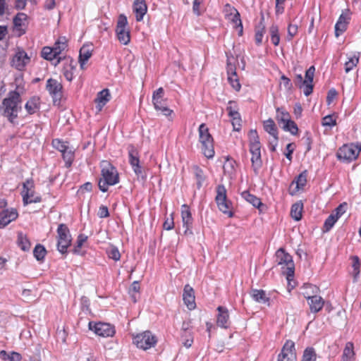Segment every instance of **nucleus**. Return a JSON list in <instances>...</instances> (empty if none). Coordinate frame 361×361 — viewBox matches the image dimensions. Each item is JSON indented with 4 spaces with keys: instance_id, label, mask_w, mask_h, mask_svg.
Segmentation results:
<instances>
[{
    "instance_id": "nucleus-3",
    "label": "nucleus",
    "mask_w": 361,
    "mask_h": 361,
    "mask_svg": "<svg viewBox=\"0 0 361 361\" xmlns=\"http://www.w3.org/2000/svg\"><path fill=\"white\" fill-rule=\"evenodd\" d=\"M199 137L202 153L206 157L212 158L214 156V140L204 123L199 127Z\"/></svg>"
},
{
    "instance_id": "nucleus-43",
    "label": "nucleus",
    "mask_w": 361,
    "mask_h": 361,
    "mask_svg": "<svg viewBox=\"0 0 361 361\" xmlns=\"http://www.w3.org/2000/svg\"><path fill=\"white\" fill-rule=\"evenodd\" d=\"M264 32L265 26L264 24L261 23V25L256 27L255 39L257 45L261 44Z\"/></svg>"
},
{
    "instance_id": "nucleus-10",
    "label": "nucleus",
    "mask_w": 361,
    "mask_h": 361,
    "mask_svg": "<svg viewBox=\"0 0 361 361\" xmlns=\"http://www.w3.org/2000/svg\"><path fill=\"white\" fill-rule=\"evenodd\" d=\"M22 197L24 205L41 202V197L35 193L34 190V182L32 179L27 180L23 183Z\"/></svg>"
},
{
    "instance_id": "nucleus-19",
    "label": "nucleus",
    "mask_w": 361,
    "mask_h": 361,
    "mask_svg": "<svg viewBox=\"0 0 361 361\" xmlns=\"http://www.w3.org/2000/svg\"><path fill=\"white\" fill-rule=\"evenodd\" d=\"M181 216L183 226L185 227V233H192L190 230L192 224V218L191 215V212L189 209V207L186 204H183L181 207Z\"/></svg>"
},
{
    "instance_id": "nucleus-20",
    "label": "nucleus",
    "mask_w": 361,
    "mask_h": 361,
    "mask_svg": "<svg viewBox=\"0 0 361 361\" xmlns=\"http://www.w3.org/2000/svg\"><path fill=\"white\" fill-rule=\"evenodd\" d=\"M183 299L188 309L193 310L195 307L194 290L188 284L184 287Z\"/></svg>"
},
{
    "instance_id": "nucleus-1",
    "label": "nucleus",
    "mask_w": 361,
    "mask_h": 361,
    "mask_svg": "<svg viewBox=\"0 0 361 361\" xmlns=\"http://www.w3.org/2000/svg\"><path fill=\"white\" fill-rule=\"evenodd\" d=\"M3 115L13 123L21 110V99L18 92H11L0 106Z\"/></svg>"
},
{
    "instance_id": "nucleus-60",
    "label": "nucleus",
    "mask_w": 361,
    "mask_h": 361,
    "mask_svg": "<svg viewBox=\"0 0 361 361\" xmlns=\"http://www.w3.org/2000/svg\"><path fill=\"white\" fill-rule=\"evenodd\" d=\"M298 32V25L295 24H289L288 27V40H291L292 38L297 34Z\"/></svg>"
},
{
    "instance_id": "nucleus-27",
    "label": "nucleus",
    "mask_w": 361,
    "mask_h": 361,
    "mask_svg": "<svg viewBox=\"0 0 361 361\" xmlns=\"http://www.w3.org/2000/svg\"><path fill=\"white\" fill-rule=\"evenodd\" d=\"M307 300L310 311L313 313L319 312L322 309L324 304V301L322 298L319 295H317V294Z\"/></svg>"
},
{
    "instance_id": "nucleus-36",
    "label": "nucleus",
    "mask_w": 361,
    "mask_h": 361,
    "mask_svg": "<svg viewBox=\"0 0 361 361\" xmlns=\"http://www.w3.org/2000/svg\"><path fill=\"white\" fill-rule=\"evenodd\" d=\"M276 119L279 125L283 124L290 119L289 113L282 108H277Z\"/></svg>"
},
{
    "instance_id": "nucleus-58",
    "label": "nucleus",
    "mask_w": 361,
    "mask_h": 361,
    "mask_svg": "<svg viewBox=\"0 0 361 361\" xmlns=\"http://www.w3.org/2000/svg\"><path fill=\"white\" fill-rule=\"evenodd\" d=\"M232 118V126L234 130L239 131L241 128V118L240 114H238V116H231Z\"/></svg>"
},
{
    "instance_id": "nucleus-25",
    "label": "nucleus",
    "mask_w": 361,
    "mask_h": 361,
    "mask_svg": "<svg viewBox=\"0 0 361 361\" xmlns=\"http://www.w3.org/2000/svg\"><path fill=\"white\" fill-rule=\"evenodd\" d=\"M133 10L137 21L142 20L147 11L145 0H135L133 4Z\"/></svg>"
},
{
    "instance_id": "nucleus-11",
    "label": "nucleus",
    "mask_w": 361,
    "mask_h": 361,
    "mask_svg": "<svg viewBox=\"0 0 361 361\" xmlns=\"http://www.w3.org/2000/svg\"><path fill=\"white\" fill-rule=\"evenodd\" d=\"M133 343L143 350H147L154 346L157 343V339L149 331H146L142 334L136 335L133 338Z\"/></svg>"
},
{
    "instance_id": "nucleus-42",
    "label": "nucleus",
    "mask_w": 361,
    "mask_h": 361,
    "mask_svg": "<svg viewBox=\"0 0 361 361\" xmlns=\"http://www.w3.org/2000/svg\"><path fill=\"white\" fill-rule=\"evenodd\" d=\"M251 161L253 169L255 172H257L258 169L262 166V159H261V152L259 153H251Z\"/></svg>"
},
{
    "instance_id": "nucleus-64",
    "label": "nucleus",
    "mask_w": 361,
    "mask_h": 361,
    "mask_svg": "<svg viewBox=\"0 0 361 361\" xmlns=\"http://www.w3.org/2000/svg\"><path fill=\"white\" fill-rule=\"evenodd\" d=\"M22 359V356L20 353L12 351L9 353V357L8 360L9 361H20Z\"/></svg>"
},
{
    "instance_id": "nucleus-53",
    "label": "nucleus",
    "mask_w": 361,
    "mask_h": 361,
    "mask_svg": "<svg viewBox=\"0 0 361 361\" xmlns=\"http://www.w3.org/2000/svg\"><path fill=\"white\" fill-rule=\"evenodd\" d=\"M347 206L348 204L346 202L339 204L333 212L332 214L334 216H336V219H338L346 212Z\"/></svg>"
},
{
    "instance_id": "nucleus-15",
    "label": "nucleus",
    "mask_w": 361,
    "mask_h": 361,
    "mask_svg": "<svg viewBox=\"0 0 361 361\" xmlns=\"http://www.w3.org/2000/svg\"><path fill=\"white\" fill-rule=\"evenodd\" d=\"M128 156H129V162L135 172V173L137 176V177H142L144 178V176L142 173V169L141 166L140 165V159L138 156V152L135 147L133 145H130L128 147Z\"/></svg>"
},
{
    "instance_id": "nucleus-35",
    "label": "nucleus",
    "mask_w": 361,
    "mask_h": 361,
    "mask_svg": "<svg viewBox=\"0 0 361 361\" xmlns=\"http://www.w3.org/2000/svg\"><path fill=\"white\" fill-rule=\"evenodd\" d=\"M193 171L196 178V185L198 189L202 186V183L205 180V176L203 171L197 166H193Z\"/></svg>"
},
{
    "instance_id": "nucleus-46",
    "label": "nucleus",
    "mask_w": 361,
    "mask_h": 361,
    "mask_svg": "<svg viewBox=\"0 0 361 361\" xmlns=\"http://www.w3.org/2000/svg\"><path fill=\"white\" fill-rule=\"evenodd\" d=\"M302 361H316V353L312 348L305 350Z\"/></svg>"
},
{
    "instance_id": "nucleus-21",
    "label": "nucleus",
    "mask_w": 361,
    "mask_h": 361,
    "mask_svg": "<svg viewBox=\"0 0 361 361\" xmlns=\"http://www.w3.org/2000/svg\"><path fill=\"white\" fill-rule=\"evenodd\" d=\"M219 314L217 315V325L227 329L229 326V314L228 310L222 306H219L217 308Z\"/></svg>"
},
{
    "instance_id": "nucleus-30",
    "label": "nucleus",
    "mask_w": 361,
    "mask_h": 361,
    "mask_svg": "<svg viewBox=\"0 0 361 361\" xmlns=\"http://www.w3.org/2000/svg\"><path fill=\"white\" fill-rule=\"evenodd\" d=\"M354 346L351 342H348L343 350L342 361H354Z\"/></svg>"
},
{
    "instance_id": "nucleus-33",
    "label": "nucleus",
    "mask_w": 361,
    "mask_h": 361,
    "mask_svg": "<svg viewBox=\"0 0 361 361\" xmlns=\"http://www.w3.org/2000/svg\"><path fill=\"white\" fill-rule=\"evenodd\" d=\"M25 109L30 114H32L39 109V99L37 97H32L25 104Z\"/></svg>"
},
{
    "instance_id": "nucleus-45",
    "label": "nucleus",
    "mask_w": 361,
    "mask_h": 361,
    "mask_svg": "<svg viewBox=\"0 0 361 361\" xmlns=\"http://www.w3.org/2000/svg\"><path fill=\"white\" fill-rule=\"evenodd\" d=\"M53 103L55 106H61L64 99L63 92H49Z\"/></svg>"
},
{
    "instance_id": "nucleus-40",
    "label": "nucleus",
    "mask_w": 361,
    "mask_h": 361,
    "mask_svg": "<svg viewBox=\"0 0 361 361\" xmlns=\"http://www.w3.org/2000/svg\"><path fill=\"white\" fill-rule=\"evenodd\" d=\"M18 244L23 251L29 250L31 245L27 238L21 233L18 236Z\"/></svg>"
},
{
    "instance_id": "nucleus-22",
    "label": "nucleus",
    "mask_w": 361,
    "mask_h": 361,
    "mask_svg": "<svg viewBox=\"0 0 361 361\" xmlns=\"http://www.w3.org/2000/svg\"><path fill=\"white\" fill-rule=\"evenodd\" d=\"M111 99V95L109 92H98L97 97L94 99L97 112H100L104 106H105Z\"/></svg>"
},
{
    "instance_id": "nucleus-9",
    "label": "nucleus",
    "mask_w": 361,
    "mask_h": 361,
    "mask_svg": "<svg viewBox=\"0 0 361 361\" xmlns=\"http://www.w3.org/2000/svg\"><path fill=\"white\" fill-rule=\"evenodd\" d=\"M315 73L314 66H310L305 74L303 78L302 74H297L295 76V84L300 89H305L306 90H312L314 88L313 79Z\"/></svg>"
},
{
    "instance_id": "nucleus-7",
    "label": "nucleus",
    "mask_w": 361,
    "mask_h": 361,
    "mask_svg": "<svg viewBox=\"0 0 361 361\" xmlns=\"http://www.w3.org/2000/svg\"><path fill=\"white\" fill-rule=\"evenodd\" d=\"M116 33L118 41L121 44L127 45L130 42V35L128 27V20L127 18L123 14L118 16Z\"/></svg>"
},
{
    "instance_id": "nucleus-4",
    "label": "nucleus",
    "mask_w": 361,
    "mask_h": 361,
    "mask_svg": "<svg viewBox=\"0 0 361 361\" xmlns=\"http://www.w3.org/2000/svg\"><path fill=\"white\" fill-rule=\"evenodd\" d=\"M360 152V143L345 144L338 149L336 157L341 161L350 162L358 157Z\"/></svg>"
},
{
    "instance_id": "nucleus-51",
    "label": "nucleus",
    "mask_w": 361,
    "mask_h": 361,
    "mask_svg": "<svg viewBox=\"0 0 361 361\" xmlns=\"http://www.w3.org/2000/svg\"><path fill=\"white\" fill-rule=\"evenodd\" d=\"M359 57L357 56L354 55L353 56L349 58L348 61L345 63V70L346 73H348L351 71L353 67H355L358 63Z\"/></svg>"
},
{
    "instance_id": "nucleus-61",
    "label": "nucleus",
    "mask_w": 361,
    "mask_h": 361,
    "mask_svg": "<svg viewBox=\"0 0 361 361\" xmlns=\"http://www.w3.org/2000/svg\"><path fill=\"white\" fill-rule=\"evenodd\" d=\"M353 268L355 271V275L357 276L360 273V259L357 256L352 257Z\"/></svg>"
},
{
    "instance_id": "nucleus-28",
    "label": "nucleus",
    "mask_w": 361,
    "mask_h": 361,
    "mask_svg": "<svg viewBox=\"0 0 361 361\" xmlns=\"http://www.w3.org/2000/svg\"><path fill=\"white\" fill-rule=\"evenodd\" d=\"M242 197L245 199L247 202L250 203L255 207L258 208L260 211H262V208L264 207V204L262 203L261 200L256 196L250 194L248 191H244L241 194Z\"/></svg>"
},
{
    "instance_id": "nucleus-5",
    "label": "nucleus",
    "mask_w": 361,
    "mask_h": 361,
    "mask_svg": "<svg viewBox=\"0 0 361 361\" xmlns=\"http://www.w3.org/2000/svg\"><path fill=\"white\" fill-rule=\"evenodd\" d=\"M276 262L279 265L282 266V269L286 267V271L287 279L289 280L290 277L294 275V263L292 256L286 252L283 248H279L276 252Z\"/></svg>"
},
{
    "instance_id": "nucleus-55",
    "label": "nucleus",
    "mask_w": 361,
    "mask_h": 361,
    "mask_svg": "<svg viewBox=\"0 0 361 361\" xmlns=\"http://www.w3.org/2000/svg\"><path fill=\"white\" fill-rule=\"evenodd\" d=\"M238 108L236 102L235 101H229L228 105L227 106V111H228V116H238Z\"/></svg>"
},
{
    "instance_id": "nucleus-54",
    "label": "nucleus",
    "mask_w": 361,
    "mask_h": 361,
    "mask_svg": "<svg viewBox=\"0 0 361 361\" xmlns=\"http://www.w3.org/2000/svg\"><path fill=\"white\" fill-rule=\"evenodd\" d=\"M228 80L231 84V87L235 90H239L240 88V84L239 82L238 78L236 74L230 75L228 76Z\"/></svg>"
},
{
    "instance_id": "nucleus-32",
    "label": "nucleus",
    "mask_w": 361,
    "mask_h": 361,
    "mask_svg": "<svg viewBox=\"0 0 361 361\" xmlns=\"http://www.w3.org/2000/svg\"><path fill=\"white\" fill-rule=\"evenodd\" d=\"M264 128L272 137H278V130L274 121L269 118L264 121Z\"/></svg>"
},
{
    "instance_id": "nucleus-31",
    "label": "nucleus",
    "mask_w": 361,
    "mask_h": 361,
    "mask_svg": "<svg viewBox=\"0 0 361 361\" xmlns=\"http://www.w3.org/2000/svg\"><path fill=\"white\" fill-rule=\"evenodd\" d=\"M251 296L256 302L260 303H267L269 300V298L267 297L266 293L263 290H252Z\"/></svg>"
},
{
    "instance_id": "nucleus-13",
    "label": "nucleus",
    "mask_w": 361,
    "mask_h": 361,
    "mask_svg": "<svg viewBox=\"0 0 361 361\" xmlns=\"http://www.w3.org/2000/svg\"><path fill=\"white\" fill-rule=\"evenodd\" d=\"M152 101L156 110L161 111L165 116L171 115L172 110L168 108V99L164 96V92H154Z\"/></svg>"
},
{
    "instance_id": "nucleus-26",
    "label": "nucleus",
    "mask_w": 361,
    "mask_h": 361,
    "mask_svg": "<svg viewBox=\"0 0 361 361\" xmlns=\"http://www.w3.org/2000/svg\"><path fill=\"white\" fill-rule=\"evenodd\" d=\"M92 51L93 47L92 44H84L80 48L79 54V63L82 68H83V66L85 64V63L92 56Z\"/></svg>"
},
{
    "instance_id": "nucleus-34",
    "label": "nucleus",
    "mask_w": 361,
    "mask_h": 361,
    "mask_svg": "<svg viewBox=\"0 0 361 361\" xmlns=\"http://www.w3.org/2000/svg\"><path fill=\"white\" fill-rule=\"evenodd\" d=\"M303 205L301 202H298L293 204L290 209V215L293 219L296 221H299L302 218V211Z\"/></svg>"
},
{
    "instance_id": "nucleus-37",
    "label": "nucleus",
    "mask_w": 361,
    "mask_h": 361,
    "mask_svg": "<svg viewBox=\"0 0 361 361\" xmlns=\"http://www.w3.org/2000/svg\"><path fill=\"white\" fill-rule=\"evenodd\" d=\"M307 176V172L305 170V171H302L301 173H300L295 178V179L293 181L292 184H294V183L296 184L297 190L302 189L303 187L306 185Z\"/></svg>"
},
{
    "instance_id": "nucleus-12",
    "label": "nucleus",
    "mask_w": 361,
    "mask_h": 361,
    "mask_svg": "<svg viewBox=\"0 0 361 361\" xmlns=\"http://www.w3.org/2000/svg\"><path fill=\"white\" fill-rule=\"evenodd\" d=\"M88 326L90 330L99 336L109 337L113 336L115 334L114 327L108 323L90 322Z\"/></svg>"
},
{
    "instance_id": "nucleus-2",
    "label": "nucleus",
    "mask_w": 361,
    "mask_h": 361,
    "mask_svg": "<svg viewBox=\"0 0 361 361\" xmlns=\"http://www.w3.org/2000/svg\"><path fill=\"white\" fill-rule=\"evenodd\" d=\"M102 178L99 180V188L102 192L108 190L109 185H114L118 183L119 177L116 169L109 161L102 162Z\"/></svg>"
},
{
    "instance_id": "nucleus-38",
    "label": "nucleus",
    "mask_w": 361,
    "mask_h": 361,
    "mask_svg": "<svg viewBox=\"0 0 361 361\" xmlns=\"http://www.w3.org/2000/svg\"><path fill=\"white\" fill-rule=\"evenodd\" d=\"M66 43L67 40L64 37H59V39L55 42L52 48L54 49V51H55V54H56L58 56L60 55L62 51L65 50V49L66 48Z\"/></svg>"
},
{
    "instance_id": "nucleus-59",
    "label": "nucleus",
    "mask_w": 361,
    "mask_h": 361,
    "mask_svg": "<svg viewBox=\"0 0 361 361\" xmlns=\"http://www.w3.org/2000/svg\"><path fill=\"white\" fill-rule=\"evenodd\" d=\"M347 28V25L344 24L341 22H337L335 25V35L336 37H338L343 32L345 31Z\"/></svg>"
},
{
    "instance_id": "nucleus-44",
    "label": "nucleus",
    "mask_w": 361,
    "mask_h": 361,
    "mask_svg": "<svg viewBox=\"0 0 361 361\" xmlns=\"http://www.w3.org/2000/svg\"><path fill=\"white\" fill-rule=\"evenodd\" d=\"M47 251L44 247L42 245H37L33 250V255L37 260L40 261L43 259L46 255Z\"/></svg>"
},
{
    "instance_id": "nucleus-56",
    "label": "nucleus",
    "mask_w": 361,
    "mask_h": 361,
    "mask_svg": "<svg viewBox=\"0 0 361 361\" xmlns=\"http://www.w3.org/2000/svg\"><path fill=\"white\" fill-rule=\"evenodd\" d=\"M322 125L324 126L333 127L336 125V121L333 115H327L323 118Z\"/></svg>"
},
{
    "instance_id": "nucleus-17",
    "label": "nucleus",
    "mask_w": 361,
    "mask_h": 361,
    "mask_svg": "<svg viewBox=\"0 0 361 361\" xmlns=\"http://www.w3.org/2000/svg\"><path fill=\"white\" fill-rule=\"evenodd\" d=\"M29 62L30 57L23 50L17 51L11 61L12 66L18 70H22Z\"/></svg>"
},
{
    "instance_id": "nucleus-57",
    "label": "nucleus",
    "mask_w": 361,
    "mask_h": 361,
    "mask_svg": "<svg viewBox=\"0 0 361 361\" xmlns=\"http://www.w3.org/2000/svg\"><path fill=\"white\" fill-rule=\"evenodd\" d=\"M52 145L55 149H58L61 153L64 152L67 148H68L65 142L58 139L53 140Z\"/></svg>"
},
{
    "instance_id": "nucleus-24",
    "label": "nucleus",
    "mask_w": 361,
    "mask_h": 361,
    "mask_svg": "<svg viewBox=\"0 0 361 361\" xmlns=\"http://www.w3.org/2000/svg\"><path fill=\"white\" fill-rule=\"evenodd\" d=\"M42 56L44 59L51 61V63L54 66H56L60 63L61 59V57L58 56V55L55 54L53 48L49 47H45L43 48L42 51Z\"/></svg>"
},
{
    "instance_id": "nucleus-63",
    "label": "nucleus",
    "mask_w": 361,
    "mask_h": 361,
    "mask_svg": "<svg viewBox=\"0 0 361 361\" xmlns=\"http://www.w3.org/2000/svg\"><path fill=\"white\" fill-rule=\"evenodd\" d=\"M280 87H281V88H283L285 90L290 89L291 87L290 80L284 75L281 76V82H280Z\"/></svg>"
},
{
    "instance_id": "nucleus-52",
    "label": "nucleus",
    "mask_w": 361,
    "mask_h": 361,
    "mask_svg": "<svg viewBox=\"0 0 361 361\" xmlns=\"http://www.w3.org/2000/svg\"><path fill=\"white\" fill-rule=\"evenodd\" d=\"M67 63H68V64H67V66L64 68L63 75L67 80L71 81L73 77V69L74 67L72 65L71 61H67Z\"/></svg>"
},
{
    "instance_id": "nucleus-18",
    "label": "nucleus",
    "mask_w": 361,
    "mask_h": 361,
    "mask_svg": "<svg viewBox=\"0 0 361 361\" xmlns=\"http://www.w3.org/2000/svg\"><path fill=\"white\" fill-rule=\"evenodd\" d=\"M18 217V212L16 209H4L0 212V228L5 227L12 221Z\"/></svg>"
},
{
    "instance_id": "nucleus-6",
    "label": "nucleus",
    "mask_w": 361,
    "mask_h": 361,
    "mask_svg": "<svg viewBox=\"0 0 361 361\" xmlns=\"http://www.w3.org/2000/svg\"><path fill=\"white\" fill-rule=\"evenodd\" d=\"M57 234V249L61 254H65L71 243V235L68 226L63 224H61L58 226Z\"/></svg>"
},
{
    "instance_id": "nucleus-29",
    "label": "nucleus",
    "mask_w": 361,
    "mask_h": 361,
    "mask_svg": "<svg viewBox=\"0 0 361 361\" xmlns=\"http://www.w3.org/2000/svg\"><path fill=\"white\" fill-rule=\"evenodd\" d=\"M301 289L302 294L307 300L312 298V297L316 295L319 292L318 287L310 283L304 284Z\"/></svg>"
},
{
    "instance_id": "nucleus-47",
    "label": "nucleus",
    "mask_w": 361,
    "mask_h": 361,
    "mask_svg": "<svg viewBox=\"0 0 361 361\" xmlns=\"http://www.w3.org/2000/svg\"><path fill=\"white\" fill-rule=\"evenodd\" d=\"M106 254L108 257L115 261H118L121 258V254L117 247L114 246H110L106 249Z\"/></svg>"
},
{
    "instance_id": "nucleus-50",
    "label": "nucleus",
    "mask_w": 361,
    "mask_h": 361,
    "mask_svg": "<svg viewBox=\"0 0 361 361\" xmlns=\"http://www.w3.org/2000/svg\"><path fill=\"white\" fill-rule=\"evenodd\" d=\"M337 220L338 219H336V216H334L332 214H331L324 222V231L328 232L329 231H330V229L334 226Z\"/></svg>"
},
{
    "instance_id": "nucleus-39",
    "label": "nucleus",
    "mask_w": 361,
    "mask_h": 361,
    "mask_svg": "<svg viewBox=\"0 0 361 361\" xmlns=\"http://www.w3.org/2000/svg\"><path fill=\"white\" fill-rule=\"evenodd\" d=\"M269 33L271 36V42L277 46L280 42V37L279 33V27L276 25H272L269 28Z\"/></svg>"
},
{
    "instance_id": "nucleus-14",
    "label": "nucleus",
    "mask_w": 361,
    "mask_h": 361,
    "mask_svg": "<svg viewBox=\"0 0 361 361\" xmlns=\"http://www.w3.org/2000/svg\"><path fill=\"white\" fill-rule=\"evenodd\" d=\"M295 343L292 341H287L278 355L277 361H296Z\"/></svg>"
},
{
    "instance_id": "nucleus-48",
    "label": "nucleus",
    "mask_w": 361,
    "mask_h": 361,
    "mask_svg": "<svg viewBox=\"0 0 361 361\" xmlns=\"http://www.w3.org/2000/svg\"><path fill=\"white\" fill-rule=\"evenodd\" d=\"M46 87L47 90H61L62 89L61 83L52 78H49L47 81Z\"/></svg>"
},
{
    "instance_id": "nucleus-62",
    "label": "nucleus",
    "mask_w": 361,
    "mask_h": 361,
    "mask_svg": "<svg viewBox=\"0 0 361 361\" xmlns=\"http://www.w3.org/2000/svg\"><path fill=\"white\" fill-rule=\"evenodd\" d=\"M86 240V238L82 235H79L77 240L76 246L73 249V252L75 254H78L80 252V249L83 245V243Z\"/></svg>"
},
{
    "instance_id": "nucleus-23",
    "label": "nucleus",
    "mask_w": 361,
    "mask_h": 361,
    "mask_svg": "<svg viewBox=\"0 0 361 361\" xmlns=\"http://www.w3.org/2000/svg\"><path fill=\"white\" fill-rule=\"evenodd\" d=\"M250 140V153H259L261 152V145L259 142V136L255 130H251L249 132Z\"/></svg>"
},
{
    "instance_id": "nucleus-41",
    "label": "nucleus",
    "mask_w": 361,
    "mask_h": 361,
    "mask_svg": "<svg viewBox=\"0 0 361 361\" xmlns=\"http://www.w3.org/2000/svg\"><path fill=\"white\" fill-rule=\"evenodd\" d=\"M282 128L285 131L290 132L292 135H296L298 131V128L296 123L291 119L283 123L282 126Z\"/></svg>"
},
{
    "instance_id": "nucleus-8",
    "label": "nucleus",
    "mask_w": 361,
    "mask_h": 361,
    "mask_svg": "<svg viewBox=\"0 0 361 361\" xmlns=\"http://www.w3.org/2000/svg\"><path fill=\"white\" fill-rule=\"evenodd\" d=\"M216 202L220 211L230 217L233 216L231 203L227 200L226 190L223 185H219L216 188Z\"/></svg>"
},
{
    "instance_id": "nucleus-16",
    "label": "nucleus",
    "mask_w": 361,
    "mask_h": 361,
    "mask_svg": "<svg viewBox=\"0 0 361 361\" xmlns=\"http://www.w3.org/2000/svg\"><path fill=\"white\" fill-rule=\"evenodd\" d=\"M224 11L227 19L231 21L237 28H240L239 34L241 35L243 33V25L238 11L229 4L226 5Z\"/></svg>"
},
{
    "instance_id": "nucleus-49",
    "label": "nucleus",
    "mask_w": 361,
    "mask_h": 361,
    "mask_svg": "<svg viewBox=\"0 0 361 361\" xmlns=\"http://www.w3.org/2000/svg\"><path fill=\"white\" fill-rule=\"evenodd\" d=\"M62 156L64 161H66V165L68 167L71 166L74 159V154L73 151L67 148L64 152H62Z\"/></svg>"
}]
</instances>
